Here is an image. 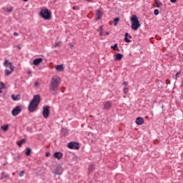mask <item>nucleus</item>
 <instances>
[{
  "mask_svg": "<svg viewBox=\"0 0 183 183\" xmlns=\"http://www.w3.org/2000/svg\"><path fill=\"white\" fill-rule=\"evenodd\" d=\"M136 124H137V125H142L144 124V118L137 117L136 119Z\"/></svg>",
  "mask_w": 183,
  "mask_h": 183,
  "instance_id": "obj_14",
  "label": "nucleus"
},
{
  "mask_svg": "<svg viewBox=\"0 0 183 183\" xmlns=\"http://www.w3.org/2000/svg\"><path fill=\"white\" fill-rule=\"evenodd\" d=\"M17 48H18L19 49H21V45H18V46H17Z\"/></svg>",
  "mask_w": 183,
  "mask_h": 183,
  "instance_id": "obj_44",
  "label": "nucleus"
},
{
  "mask_svg": "<svg viewBox=\"0 0 183 183\" xmlns=\"http://www.w3.org/2000/svg\"><path fill=\"white\" fill-rule=\"evenodd\" d=\"M49 114H50L49 106L44 107H43V117H44V118H45L46 119H47V118H49Z\"/></svg>",
  "mask_w": 183,
  "mask_h": 183,
  "instance_id": "obj_7",
  "label": "nucleus"
},
{
  "mask_svg": "<svg viewBox=\"0 0 183 183\" xmlns=\"http://www.w3.org/2000/svg\"><path fill=\"white\" fill-rule=\"evenodd\" d=\"M62 172H64V169L60 166H57L53 174H54V175H61Z\"/></svg>",
  "mask_w": 183,
  "mask_h": 183,
  "instance_id": "obj_10",
  "label": "nucleus"
},
{
  "mask_svg": "<svg viewBox=\"0 0 183 183\" xmlns=\"http://www.w3.org/2000/svg\"><path fill=\"white\" fill-rule=\"evenodd\" d=\"M102 15H104V13H102V11H101V10H97L96 20L99 21V19H101V18H102Z\"/></svg>",
  "mask_w": 183,
  "mask_h": 183,
  "instance_id": "obj_13",
  "label": "nucleus"
},
{
  "mask_svg": "<svg viewBox=\"0 0 183 183\" xmlns=\"http://www.w3.org/2000/svg\"><path fill=\"white\" fill-rule=\"evenodd\" d=\"M36 85H38V82H36V83H35V86H36Z\"/></svg>",
  "mask_w": 183,
  "mask_h": 183,
  "instance_id": "obj_48",
  "label": "nucleus"
},
{
  "mask_svg": "<svg viewBox=\"0 0 183 183\" xmlns=\"http://www.w3.org/2000/svg\"><path fill=\"white\" fill-rule=\"evenodd\" d=\"M112 49H114V51H117V52H119V48H118V44H115L114 46H111Z\"/></svg>",
  "mask_w": 183,
  "mask_h": 183,
  "instance_id": "obj_22",
  "label": "nucleus"
},
{
  "mask_svg": "<svg viewBox=\"0 0 183 183\" xmlns=\"http://www.w3.org/2000/svg\"><path fill=\"white\" fill-rule=\"evenodd\" d=\"M130 21L132 22V29H133L134 31H138V29H139V27L141 26V23H139L138 16H137V15H133L130 18Z\"/></svg>",
  "mask_w": 183,
  "mask_h": 183,
  "instance_id": "obj_3",
  "label": "nucleus"
},
{
  "mask_svg": "<svg viewBox=\"0 0 183 183\" xmlns=\"http://www.w3.org/2000/svg\"><path fill=\"white\" fill-rule=\"evenodd\" d=\"M105 35H109V31H107V32L105 33Z\"/></svg>",
  "mask_w": 183,
  "mask_h": 183,
  "instance_id": "obj_43",
  "label": "nucleus"
},
{
  "mask_svg": "<svg viewBox=\"0 0 183 183\" xmlns=\"http://www.w3.org/2000/svg\"><path fill=\"white\" fill-rule=\"evenodd\" d=\"M104 31V28L102 26H99V29H97V32H102Z\"/></svg>",
  "mask_w": 183,
  "mask_h": 183,
  "instance_id": "obj_33",
  "label": "nucleus"
},
{
  "mask_svg": "<svg viewBox=\"0 0 183 183\" xmlns=\"http://www.w3.org/2000/svg\"><path fill=\"white\" fill-rule=\"evenodd\" d=\"M129 91V89H128V87H124L123 89V92L124 94H128V92Z\"/></svg>",
  "mask_w": 183,
  "mask_h": 183,
  "instance_id": "obj_32",
  "label": "nucleus"
},
{
  "mask_svg": "<svg viewBox=\"0 0 183 183\" xmlns=\"http://www.w3.org/2000/svg\"><path fill=\"white\" fill-rule=\"evenodd\" d=\"M24 2H28L29 0H23Z\"/></svg>",
  "mask_w": 183,
  "mask_h": 183,
  "instance_id": "obj_46",
  "label": "nucleus"
},
{
  "mask_svg": "<svg viewBox=\"0 0 183 183\" xmlns=\"http://www.w3.org/2000/svg\"><path fill=\"white\" fill-rule=\"evenodd\" d=\"M182 86H183V81H182Z\"/></svg>",
  "mask_w": 183,
  "mask_h": 183,
  "instance_id": "obj_49",
  "label": "nucleus"
},
{
  "mask_svg": "<svg viewBox=\"0 0 183 183\" xmlns=\"http://www.w3.org/2000/svg\"><path fill=\"white\" fill-rule=\"evenodd\" d=\"M49 155V153L47 152V153L46 154V157H48Z\"/></svg>",
  "mask_w": 183,
  "mask_h": 183,
  "instance_id": "obj_45",
  "label": "nucleus"
},
{
  "mask_svg": "<svg viewBox=\"0 0 183 183\" xmlns=\"http://www.w3.org/2000/svg\"><path fill=\"white\" fill-rule=\"evenodd\" d=\"M123 85H124V86H127L128 85V82L124 81L123 82Z\"/></svg>",
  "mask_w": 183,
  "mask_h": 183,
  "instance_id": "obj_39",
  "label": "nucleus"
},
{
  "mask_svg": "<svg viewBox=\"0 0 183 183\" xmlns=\"http://www.w3.org/2000/svg\"><path fill=\"white\" fill-rule=\"evenodd\" d=\"M2 87H0V94H2Z\"/></svg>",
  "mask_w": 183,
  "mask_h": 183,
  "instance_id": "obj_42",
  "label": "nucleus"
},
{
  "mask_svg": "<svg viewBox=\"0 0 183 183\" xmlns=\"http://www.w3.org/2000/svg\"><path fill=\"white\" fill-rule=\"evenodd\" d=\"M86 2H91V0H85Z\"/></svg>",
  "mask_w": 183,
  "mask_h": 183,
  "instance_id": "obj_47",
  "label": "nucleus"
},
{
  "mask_svg": "<svg viewBox=\"0 0 183 183\" xmlns=\"http://www.w3.org/2000/svg\"><path fill=\"white\" fill-rule=\"evenodd\" d=\"M22 112V107L21 106H16L14 107L11 112L13 117H16V115H19Z\"/></svg>",
  "mask_w": 183,
  "mask_h": 183,
  "instance_id": "obj_5",
  "label": "nucleus"
},
{
  "mask_svg": "<svg viewBox=\"0 0 183 183\" xmlns=\"http://www.w3.org/2000/svg\"><path fill=\"white\" fill-rule=\"evenodd\" d=\"M73 9L74 11H79V6H73Z\"/></svg>",
  "mask_w": 183,
  "mask_h": 183,
  "instance_id": "obj_34",
  "label": "nucleus"
},
{
  "mask_svg": "<svg viewBox=\"0 0 183 183\" xmlns=\"http://www.w3.org/2000/svg\"><path fill=\"white\" fill-rule=\"evenodd\" d=\"M25 142H26V139H23L20 141V142L18 144L19 147H21V145H23V144H25Z\"/></svg>",
  "mask_w": 183,
  "mask_h": 183,
  "instance_id": "obj_27",
  "label": "nucleus"
},
{
  "mask_svg": "<svg viewBox=\"0 0 183 183\" xmlns=\"http://www.w3.org/2000/svg\"><path fill=\"white\" fill-rule=\"evenodd\" d=\"M56 71H58V72H61L64 71V65L62 64L57 65L56 67Z\"/></svg>",
  "mask_w": 183,
  "mask_h": 183,
  "instance_id": "obj_18",
  "label": "nucleus"
},
{
  "mask_svg": "<svg viewBox=\"0 0 183 183\" xmlns=\"http://www.w3.org/2000/svg\"><path fill=\"white\" fill-rule=\"evenodd\" d=\"M61 84V78L58 76H54L51 78L49 85V91L50 92H55L58 91V87Z\"/></svg>",
  "mask_w": 183,
  "mask_h": 183,
  "instance_id": "obj_1",
  "label": "nucleus"
},
{
  "mask_svg": "<svg viewBox=\"0 0 183 183\" xmlns=\"http://www.w3.org/2000/svg\"><path fill=\"white\" fill-rule=\"evenodd\" d=\"M5 178H9V174L2 172L1 175V179H5Z\"/></svg>",
  "mask_w": 183,
  "mask_h": 183,
  "instance_id": "obj_20",
  "label": "nucleus"
},
{
  "mask_svg": "<svg viewBox=\"0 0 183 183\" xmlns=\"http://www.w3.org/2000/svg\"><path fill=\"white\" fill-rule=\"evenodd\" d=\"M39 15L46 21H49L52 18V13L48 9H43L40 11Z\"/></svg>",
  "mask_w": 183,
  "mask_h": 183,
  "instance_id": "obj_4",
  "label": "nucleus"
},
{
  "mask_svg": "<svg viewBox=\"0 0 183 183\" xmlns=\"http://www.w3.org/2000/svg\"><path fill=\"white\" fill-rule=\"evenodd\" d=\"M154 15H159V10H158V9H155L154 10Z\"/></svg>",
  "mask_w": 183,
  "mask_h": 183,
  "instance_id": "obj_35",
  "label": "nucleus"
},
{
  "mask_svg": "<svg viewBox=\"0 0 183 183\" xmlns=\"http://www.w3.org/2000/svg\"><path fill=\"white\" fill-rule=\"evenodd\" d=\"M156 5L157 8H161L162 6V2H161L159 0H156Z\"/></svg>",
  "mask_w": 183,
  "mask_h": 183,
  "instance_id": "obj_23",
  "label": "nucleus"
},
{
  "mask_svg": "<svg viewBox=\"0 0 183 183\" xmlns=\"http://www.w3.org/2000/svg\"><path fill=\"white\" fill-rule=\"evenodd\" d=\"M12 72H14V71H12V69H11V71H9L8 69H5L4 70L5 76H9V75H11L12 74Z\"/></svg>",
  "mask_w": 183,
  "mask_h": 183,
  "instance_id": "obj_19",
  "label": "nucleus"
},
{
  "mask_svg": "<svg viewBox=\"0 0 183 183\" xmlns=\"http://www.w3.org/2000/svg\"><path fill=\"white\" fill-rule=\"evenodd\" d=\"M104 35H105V34H104L102 31L99 32V36H104Z\"/></svg>",
  "mask_w": 183,
  "mask_h": 183,
  "instance_id": "obj_37",
  "label": "nucleus"
},
{
  "mask_svg": "<svg viewBox=\"0 0 183 183\" xmlns=\"http://www.w3.org/2000/svg\"><path fill=\"white\" fill-rule=\"evenodd\" d=\"M124 36H125L124 37L125 42H127V43L131 42V40H129V39H132V36H131V34H129L128 33H125Z\"/></svg>",
  "mask_w": 183,
  "mask_h": 183,
  "instance_id": "obj_12",
  "label": "nucleus"
},
{
  "mask_svg": "<svg viewBox=\"0 0 183 183\" xmlns=\"http://www.w3.org/2000/svg\"><path fill=\"white\" fill-rule=\"evenodd\" d=\"M118 22H119V18L114 19V26H117V25H118Z\"/></svg>",
  "mask_w": 183,
  "mask_h": 183,
  "instance_id": "obj_28",
  "label": "nucleus"
},
{
  "mask_svg": "<svg viewBox=\"0 0 183 183\" xmlns=\"http://www.w3.org/2000/svg\"><path fill=\"white\" fill-rule=\"evenodd\" d=\"M14 36H18V35H19V34H18V32H14Z\"/></svg>",
  "mask_w": 183,
  "mask_h": 183,
  "instance_id": "obj_41",
  "label": "nucleus"
},
{
  "mask_svg": "<svg viewBox=\"0 0 183 183\" xmlns=\"http://www.w3.org/2000/svg\"><path fill=\"white\" fill-rule=\"evenodd\" d=\"M68 148L69 149H79V143L71 142L68 144Z\"/></svg>",
  "mask_w": 183,
  "mask_h": 183,
  "instance_id": "obj_6",
  "label": "nucleus"
},
{
  "mask_svg": "<svg viewBox=\"0 0 183 183\" xmlns=\"http://www.w3.org/2000/svg\"><path fill=\"white\" fill-rule=\"evenodd\" d=\"M11 98H12L13 101H19L21 99V95L17 94L16 96L15 94H12Z\"/></svg>",
  "mask_w": 183,
  "mask_h": 183,
  "instance_id": "obj_17",
  "label": "nucleus"
},
{
  "mask_svg": "<svg viewBox=\"0 0 183 183\" xmlns=\"http://www.w3.org/2000/svg\"><path fill=\"white\" fill-rule=\"evenodd\" d=\"M12 174L14 175V173H13Z\"/></svg>",
  "mask_w": 183,
  "mask_h": 183,
  "instance_id": "obj_50",
  "label": "nucleus"
},
{
  "mask_svg": "<svg viewBox=\"0 0 183 183\" xmlns=\"http://www.w3.org/2000/svg\"><path fill=\"white\" fill-rule=\"evenodd\" d=\"M94 171H95V167L93 166V164H90L89 166L88 172L90 173V172H94Z\"/></svg>",
  "mask_w": 183,
  "mask_h": 183,
  "instance_id": "obj_21",
  "label": "nucleus"
},
{
  "mask_svg": "<svg viewBox=\"0 0 183 183\" xmlns=\"http://www.w3.org/2000/svg\"><path fill=\"white\" fill-rule=\"evenodd\" d=\"M179 75H181V71H179V72H177L175 74V76L174 77V79H177L178 78H179Z\"/></svg>",
  "mask_w": 183,
  "mask_h": 183,
  "instance_id": "obj_29",
  "label": "nucleus"
},
{
  "mask_svg": "<svg viewBox=\"0 0 183 183\" xmlns=\"http://www.w3.org/2000/svg\"><path fill=\"white\" fill-rule=\"evenodd\" d=\"M170 2H172V4H175V2H177V0H170Z\"/></svg>",
  "mask_w": 183,
  "mask_h": 183,
  "instance_id": "obj_40",
  "label": "nucleus"
},
{
  "mask_svg": "<svg viewBox=\"0 0 183 183\" xmlns=\"http://www.w3.org/2000/svg\"><path fill=\"white\" fill-rule=\"evenodd\" d=\"M41 62H42V59L39 58V59H35L34 60V65H35L36 66H38V65H39V64H41Z\"/></svg>",
  "mask_w": 183,
  "mask_h": 183,
  "instance_id": "obj_16",
  "label": "nucleus"
},
{
  "mask_svg": "<svg viewBox=\"0 0 183 183\" xmlns=\"http://www.w3.org/2000/svg\"><path fill=\"white\" fill-rule=\"evenodd\" d=\"M1 88L4 89V88H5V84L3 82H1Z\"/></svg>",
  "mask_w": 183,
  "mask_h": 183,
  "instance_id": "obj_38",
  "label": "nucleus"
},
{
  "mask_svg": "<svg viewBox=\"0 0 183 183\" xmlns=\"http://www.w3.org/2000/svg\"><path fill=\"white\" fill-rule=\"evenodd\" d=\"M24 174H25V172L24 170L21 171L19 173V177H24Z\"/></svg>",
  "mask_w": 183,
  "mask_h": 183,
  "instance_id": "obj_36",
  "label": "nucleus"
},
{
  "mask_svg": "<svg viewBox=\"0 0 183 183\" xmlns=\"http://www.w3.org/2000/svg\"><path fill=\"white\" fill-rule=\"evenodd\" d=\"M122 58H124V54H121L119 53L115 55V59L114 61H121V59H122Z\"/></svg>",
  "mask_w": 183,
  "mask_h": 183,
  "instance_id": "obj_15",
  "label": "nucleus"
},
{
  "mask_svg": "<svg viewBox=\"0 0 183 183\" xmlns=\"http://www.w3.org/2000/svg\"><path fill=\"white\" fill-rule=\"evenodd\" d=\"M39 102H41V96L39 94L34 95L28 107L29 112H35Z\"/></svg>",
  "mask_w": 183,
  "mask_h": 183,
  "instance_id": "obj_2",
  "label": "nucleus"
},
{
  "mask_svg": "<svg viewBox=\"0 0 183 183\" xmlns=\"http://www.w3.org/2000/svg\"><path fill=\"white\" fill-rule=\"evenodd\" d=\"M32 152V150H31L30 148H27L26 149V155L27 157H29V155H31V153Z\"/></svg>",
  "mask_w": 183,
  "mask_h": 183,
  "instance_id": "obj_26",
  "label": "nucleus"
},
{
  "mask_svg": "<svg viewBox=\"0 0 183 183\" xmlns=\"http://www.w3.org/2000/svg\"><path fill=\"white\" fill-rule=\"evenodd\" d=\"M68 131L66 130V129L63 128L61 129V134H64V135H66Z\"/></svg>",
  "mask_w": 183,
  "mask_h": 183,
  "instance_id": "obj_30",
  "label": "nucleus"
},
{
  "mask_svg": "<svg viewBox=\"0 0 183 183\" xmlns=\"http://www.w3.org/2000/svg\"><path fill=\"white\" fill-rule=\"evenodd\" d=\"M4 11L9 14H11L14 11V7L11 6L9 9H4Z\"/></svg>",
  "mask_w": 183,
  "mask_h": 183,
  "instance_id": "obj_24",
  "label": "nucleus"
},
{
  "mask_svg": "<svg viewBox=\"0 0 183 183\" xmlns=\"http://www.w3.org/2000/svg\"><path fill=\"white\" fill-rule=\"evenodd\" d=\"M8 125L6 124V125H3L1 127V129H3V131H4V132H6V131H8Z\"/></svg>",
  "mask_w": 183,
  "mask_h": 183,
  "instance_id": "obj_25",
  "label": "nucleus"
},
{
  "mask_svg": "<svg viewBox=\"0 0 183 183\" xmlns=\"http://www.w3.org/2000/svg\"><path fill=\"white\" fill-rule=\"evenodd\" d=\"M103 108H104V109H106L107 111L111 109V108H112V102H111V101L105 102L103 105Z\"/></svg>",
  "mask_w": 183,
  "mask_h": 183,
  "instance_id": "obj_8",
  "label": "nucleus"
},
{
  "mask_svg": "<svg viewBox=\"0 0 183 183\" xmlns=\"http://www.w3.org/2000/svg\"><path fill=\"white\" fill-rule=\"evenodd\" d=\"M4 65L6 66V68H10L11 71H14V69H15V67L12 65V62H9V60H5V61L4 62Z\"/></svg>",
  "mask_w": 183,
  "mask_h": 183,
  "instance_id": "obj_9",
  "label": "nucleus"
},
{
  "mask_svg": "<svg viewBox=\"0 0 183 183\" xmlns=\"http://www.w3.org/2000/svg\"><path fill=\"white\" fill-rule=\"evenodd\" d=\"M59 46H61V41L54 44V48H58Z\"/></svg>",
  "mask_w": 183,
  "mask_h": 183,
  "instance_id": "obj_31",
  "label": "nucleus"
},
{
  "mask_svg": "<svg viewBox=\"0 0 183 183\" xmlns=\"http://www.w3.org/2000/svg\"><path fill=\"white\" fill-rule=\"evenodd\" d=\"M54 157L56 159L61 160V159H62V157H64V154L60 152H57L54 153Z\"/></svg>",
  "mask_w": 183,
  "mask_h": 183,
  "instance_id": "obj_11",
  "label": "nucleus"
}]
</instances>
